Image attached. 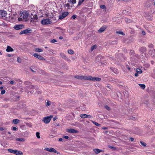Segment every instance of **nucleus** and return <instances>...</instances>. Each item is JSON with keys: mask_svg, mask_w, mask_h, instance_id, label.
Segmentation results:
<instances>
[{"mask_svg": "<svg viewBox=\"0 0 155 155\" xmlns=\"http://www.w3.org/2000/svg\"><path fill=\"white\" fill-rule=\"evenodd\" d=\"M20 15V17L18 18V20L19 21H22L23 20L26 21L29 15V13L26 11H24L21 12Z\"/></svg>", "mask_w": 155, "mask_h": 155, "instance_id": "nucleus-1", "label": "nucleus"}, {"mask_svg": "<svg viewBox=\"0 0 155 155\" xmlns=\"http://www.w3.org/2000/svg\"><path fill=\"white\" fill-rule=\"evenodd\" d=\"M51 23V21L49 18H46L42 20L41 23L42 25H47L50 24Z\"/></svg>", "mask_w": 155, "mask_h": 155, "instance_id": "nucleus-2", "label": "nucleus"}, {"mask_svg": "<svg viewBox=\"0 0 155 155\" xmlns=\"http://www.w3.org/2000/svg\"><path fill=\"white\" fill-rule=\"evenodd\" d=\"M101 79L99 78L92 77L90 76H88L87 80L94 81H100Z\"/></svg>", "mask_w": 155, "mask_h": 155, "instance_id": "nucleus-3", "label": "nucleus"}, {"mask_svg": "<svg viewBox=\"0 0 155 155\" xmlns=\"http://www.w3.org/2000/svg\"><path fill=\"white\" fill-rule=\"evenodd\" d=\"M74 77L80 80H87L88 76L77 75Z\"/></svg>", "mask_w": 155, "mask_h": 155, "instance_id": "nucleus-4", "label": "nucleus"}, {"mask_svg": "<svg viewBox=\"0 0 155 155\" xmlns=\"http://www.w3.org/2000/svg\"><path fill=\"white\" fill-rule=\"evenodd\" d=\"M52 116H47L44 117L43 118V121L45 124H48L49 123L52 117Z\"/></svg>", "mask_w": 155, "mask_h": 155, "instance_id": "nucleus-5", "label": "nucleus"}, {"mask_svg": "<svg viewBox=\"0 0 155 155\" xmlns=\"http://www.w3.org/2000/svg\"><path fill=\"white\" fill-rule=\"evenodd\" d=\"M32 30L30 28H28L24 30L21 31L20 34V35H22L23 34H26L28 33H30L31 32Z\"/></svg>", "mask_w": 155, "mask_h": 155, "instance_id": "nucleus-6", "label": "nucleus"}, {"mask_svg": "<svg viewBox=\"0 0 155 155\" xmlns=\"http://www.w3.org/2000/svg\"><path fill=\"white\" fill-rule=\"evenodd\" d=\"M68 14V12H64L62 15H60L59 16V19H63L64 17L67 16Z\"/></svg>", "mask_w": 155, "mask_h": 155, "instance_id": "nucleus-7", "label": "nucleus"}, {"mask_svg": "<svg viewBox=\"0 0 155 155\" xmlns=\"http://www.w3.org/2000/svg\"><path fill=\"white\" fill-rule=\"evenodd\" d=\"M24 27V25H23L20 24L18 25H15L14 28L16 30H18L22 29Z\"/></svg>", "mask_w": 155, "mask_h": 155, "instance_id": "nucleus-8", "label": "nucleus"}, {"mask_svg": "<svg viewBox=\"0 0 155 155\" xmlns=\"http://www.w3.org/2000/svg\"><path fill=\"white\" fill-rule=\"evenodd\" d=\"M7 15V12L5 11L0 10V15L2 17H5Z\"/></svg>", "mask_w": 155, "mask_h": 155, "instance_id": "nucleus-9", "label": "nucleus"}, {"mask_svg": "<svg viewBox=\"0 0 155 155\" xmlns=\"http://www.w3.org/2000/svg\"><path fill=\"white\" fill-rule=\"evenodd\" d=\"M67 132L69 133H73V134H75L78 133V130H76L74 129H68L67 130Z\"/></svg>", "mask_w": 155, "mask_h": 155, "instance_id": "nucleus-10", "label": "nucleus"}, {"mask_svg": "<svg viewBox=\"0 0 155 155\" xmlns=\"http://www.w3.org/2000/svg\"><path fill=\"white\" fill-rule=\"evenodd\" d=\"M34 13L35 12L33 11V13L32 12H31V15L33 16V19L34 20V21L36 22L38 21V18L37 15L35 14Z\"/></svg>", "mask_w": 155, "mask_h": 155, "instance_id": "nucleus-11", "label": "nucleus"}, {"mask_svg": "<svg viewBox=\"0 0 155 155\" xmlns=\"http://www.w3.org/2000/svg\"><path fill=\"white\" fill-rule=\"evenodd\" d=\"M33 56L36 58H38V59H41V60H42V59H44V58L43 57H42V56H41V55H38V54L37 53H35L34 54H33Z\"/></svg>", "mask_w": 155, "mask_h": 155, "instance_id": "nucleus-12", "label": "nucleus"}, {"mask_svg": "<svg viewBox=\"0 0 155 155\" xmlns=\"http://www.w3.org/2000/svg\"><path fill=\"white\" fill-rule=\"evenodd\" d=\"M106 28L107 27L106 26H102L101 27L99 30H98V31L99 33H102L105 30Z\"/></svg>", "mask_w": 155, "mask_h": 155, "instance_id": "nucleus-13", "label": "nucleus"}, {"mask_svg": "<svg viewBox=\"0 0 155 155\" xmlns=\"http://www.w3.org/2000/svg\"><path fill=\"white\" fill-rule=\"evenodd\" d=\"M65 8L67 10L70 9L72 7V6H71L69 3H67L64 5V6Z\"/></svg>", "mask_w": 155, "mask_h": 155, "instance_id": "nucleus-14", "label": "nucleus"}, {"mask_svg": "<svg viewBox=\"0 0 155 155\" xmlns=\"http://www.w3.org/2000/svg\"><path fill=\"white\" fill-rule=\"evenodd\" d=\"M14 51V49L10 46H8L7 47L6 51L8 52H12Z\"/></svg>", "mask_w": 155, "mask_h": 155, "instance_id": "nucleus-15", "label": "nucleus"}, {"mask_svg": "<svg viewBox=\"0 0 155 155\" xmlns=\"http://www.w3.org/2000/svg\"><path fill=\"white\" fill-rule=\"evenodd\" d=\"M14 154L16 155H22L23 153L22 152L19 151L17 150H15Z\"/></svg>", "mask_w": 155, "mask_h": 155, "instance_id": "nucleus-16", "label": "nucleus"}, {"mask_svg": "<svg viewBox=\"0 0 155 155\" xmlns=\"http://www.w3.org/2000/svg\"><path fill=\"white\" fill-rule=\"evenodd\" d=\"M155 53V50L153 49H152L149 50V54L152 55H154Z\"/></svg>", "mask_w": 155, "mask_h": 155, "instance_id": "nucleus-17", "label": "nucleus"}, {"mask_svg": "<svg viewBox=\"0 0 155 155\" xmlns=\"http://www.w3.org/2000/svg\"><path fill=\"white\" fill-rule=\"evenodd\" d=\"M93 151L95 152L96 154H98L100 153L101 152H102V150H100L98 149H94Z\"/></svg>", "mask_w": 155, "mask_h": 155, "instance_id": "nucleus-18", "label": "nucleus"}, {"mask_svg": "<svg viewBox=\"0 0 155 155\" xmlns=\"http://www.w3.org/2000/svg\"><path fill=\"white\" fill-rule=\"evenodd\" d=\"M19 120L17 119H15L13 120L12 122H13L15 124H17L19 122Z\"/></svg>", "mask_w": 155, "mask_h": 155, "instance_id": "nucleus-19", "label": "nucleus"}, {"mask_svg": "<svg viewBox=\"0 0 155 155\" xmlns=\"http://www.w3.org/2000/svg\"><path fill=\"white\" fill-rule=\"evenodd\" d=\"M87 115L86 114H81L80 115V117L82 118H86L87 117Z\"/></svg>", "mask_w": 155, "mask_h": 155, "instance_id": "nucleus-20", "label": "nucleus"}, {"mask_svg": "<svg viewBox=\"0 0 155 155\" xmlns=\"http://www.w3.org/2000/svg\"><path fill=\"white\" fill-rule=\"evenodd\" d=\"M35 51L37 52H42L43 51V50L41 49V48H35Z\"/></svg>", "mask_w": 155, "mask_h": 155, "instance_id": "nucleus-21", "label": "nucleus"}, {"mask_svg": "<svg viewBox=\"0 0 155 155\" xmlns=\"http://www.w3.org/2000/svg\"><path fill=\"white\" fill-rule=\"evenodd\" d=\"M136 72L138 74H140L142 72V70L139 68H137L136 70Z\"/></svg>", "mask_w": 155, "mask_h": 155, "instance_id": "nucleus-22", "label": "nucleus"}, {"mask_svg": "<svg viewBox=\"0 0 155 155\" xmlns=\"http://www.w3.org/2000/svg\"><path fill=\"white\" fill-rule=\"evenodd\" d=\"M50 152H53L54 153H57V150L53 148H50Z\"/></svg>", "mask_w": 155, "mask_h": 155, "instance_id": "nucleus-23", "label": "nucleus"}, {"mask_svg": "<svg viewBox=\"0 0 155 155\" xmlns=\"http://www.w3.org/2000/svg\"><path fill=\"white\" fill-rule=\"evenodd\" d=\"M139 85L143 89H144L145 88V85L144 84H139Z\"/></svg>", "mask_w": 155, "mask_h": 155, "instance_id": "nucleus-24", "label": "nucleus"}, {"mask_svg": "<svg viewBox=\"0 0 155 155\" xmlns=\"http://www.w3.org/2000/svg\"><path fill=\"white\" fill-rule=\"evenodd\" d=\"M68 52L69 54H73L74 53L73 51L71 49H70L68 50Z\"/></svg>", "mask_w": 155, "mask_h": 155, "instance_id": "nucleus-25", "label": "nucleus"}, {"mask_svg": "<svg viewBox=\"0 0 155 155\" xmlns=\"http://www.w3.org/2000/svg\"><path fill=\"white\" fill-rule=\"evenodd\" d=\"M8 150V151H9V152L12 153L14 154L15 151V150L9 149Z\"/></svg>", "mask_w": 155, "mask_h": 155, "instance_id": "nucleus-26", "label": "nucleus"}, {"mask_svg": "<svg viewBox=\"0 0 155 155\" xmlns=\"http://www.w3.org/2000/svg\"><path fill=\"white\" fill-rule=\"evenodd\" d=\"M92 123L93 124H94V125H95L96 126H98V127H100L101 126V125L98 123L94 121H92Z\"/></svg>", "mask_w": 155, "mask_h": 155, "instance_id": "nucleus-27", "label": "nucleus"}, {"mask_svg": "<svg viewBox=\"0 0 155 155\" xmlns=\"http://www.w3.org/2000/svg\"><path fill=\"white\" fill-rule=\"evenodd\" d=\"M97 47L96 45H94L91 47V51H92L94 49L96 48Z\"/></svg>", "mask_w": 155, "mask_h": 155, "instance_id": "nucleus-28", "label": "nucleus"}, {"mask_svg": "<svg viewBox=\"0 0 155 155\" xmlns=\"http://www.w3.org/2000/svg\"><path fill=\"white\" fill-rule=\"evenodd\" d=\"M116 33L119 35H125L124 34L122 31H116Z\"/></svg>", "mask_w": 155, "mask_h": 155, "instance_id": "nucleus-29", "label": "nucleus"}, {"mask_svg": "<svg viewBox=\"0 0 155 155\" xmlns=\"http://www.w3.org/2000/svg\"><path fill=\"white\" fill-rule=\"evenodd\" d=\"M69 2H71L72 4H75L76 2V0H69Z\"/></svg>", "mask_w": 155, "mask_h": 155, "instance_id": "nucleus-30", "label": "nucleus"}, {"mask_svg": "<svg viewBox=\"0 0 155 155\" xmlns=\"http://www.w3.org/2000/svg\"><path fill=\"white\" fill-rule=\"evenodd\" d=\"M146 48L144 47L141 48L140 49V51L143 52H144L146 51Z\"/></svg>", "mask_w": 155, "mask_h": 155, "instance_id": "nucleus-31", "label": "nucleus"}, {"mask_svg": "<svg viewBox=\"0 0 155 155\" xmlns=\"http://www.w3.org/2000/svg\"><path fill=\"white\" fill-rule=\"evenodd\" d=\"M16 140L19 141H24L25 139L23 138H17Z\"/></svg>", "mask_w": 155, "mask_h": 155, "instance_id": "nucleus-32", "label": "nucleus"}, {"mask_svg": "<svg viewBox=\"0 0 155 155\" xmlns=\"http://www.w3.org/2000/svg\"><path fill=\"white\" fill-rule=\"evenodd\" d=\"M100 7L102 9H106V7L104 5H101L100 6Z\"/></svg>", "mask_w": 155, "mask_h": 155, "instance_id": "nucleus-33", "label": "nucleus"}, {"mask_svg": "<svg viewBox=\"0 0 155 155\" xmlns=\"http://www.w3.org/2000/svg\"><path fill=\"white\" fill-rule=\"evenodd\" d=\"M25 85H31V83L30 82H29V81H25Z\"/></svg>", "mask_w": 155, "mask_h": 155, "instance_id": "nucleus-34", "label": "nucleus"}, {"mask_svg": "<svg viewBox=\"0 0 155 155\" xmlns=\"http://www.w3.org/2000/svg\"><path fill=\"white\" fill-rule=\"evenodd\" d=\"M34 88H35V89H37V87H36V88H35V87L33 85L30 86L28 88L29 89H33Z\"/></svg>", "mask_w": 155, "mask_h": 155, "instance_id": "nucleus-35", "label": "nucleus"}, {"mask_svg": "<svg viewBox=\"0 0 155 155\" xmlns=\"http://www.w3.org/2000/svg\"><path fill=\"white\" fill-rule=\"evenodd\" d=\"M140 143L142 146H143L144 147H145L146 146V143L143 141H140Z\"/></svg>", "mask_w": 155, "mask_h": 155, "instance_id": "nucleus-36", "label": "nucleus"}, {"mask_svg": "<svg viewBox=\"0 0 155 155\" xmlns=\"http://www.w3.org/2000/svg\"><path fill=\"white\" fill-rule=\"evenodd\" d=\"M40 133L39 132H37L36 133V136L38 138H40V137L39 135Z\"/></svg>", "mask_w": 155, "mask_h": 155, "instance_id": "nucleus-37", "label": "nucleus"}, {"mask_svg": "<svg viewBox=\"0 0 155 155\" xmlns=\"http://www.w3.org/2000/svg\"><path fill=\"white\" fill-rule=\"evenodd\" d=\"M125 19V21L127 23H130L132 21L130 19H128V18H126Z\"/></svg>", "mask_w": 155, "mask_h": 155, "instance_id": "nucleus-38", "label": "nucleus"}, {"mask_svg": "<svg viewBox=\"0 0 155 155\" xmlns=\"http://www.w3.org/2000/svg\"><path fill=\"white\" fill-rule=\"evenodd\" d=\"M57 42V41L55 39H53L52 40H51L50 41V42L51 43H54L55 42Z\"/></svg>", "mask_w": 155, "mask_h": 155, "instance_id": "nucleus-39", "label": "nucleus"}, {"mask_svg": "<svg viewBox=\"0 0 155 155\" xmlns=\"http://www.w3.org/2000/svg\"><path fill=\"white\" fill-rule=\"evenodd\" d=\"M26 124L27 126H28L30 127H32V126L30 123H27Z\"/></svg>", "mask_w": 155, "mask_h": 155, "instance_id": "nucleus-40", "label": "nucleus"}, {"mask_svg": "<svg viewBox=\"0 0 155 155\" xmlns=\"http://www.w3.org/2000/svg\"><path fill=\"white\" fill-rule=\"evenodd\" d=\"M60 55L61 57L63 58H65L66 57V55L63 53H61Z\"/></svg>", "mask_w": 155, "mask_h": 155, "instance_id": "nucleus-41", "label": "nucleus"}, {"mask_svg": "<svg viewBox=\"0 0 155 155\" xmlns=\"http://www.w3.org/2000/svg\"><path fill=\"white\" fill-rule=\"evenodd\" d=\"M51 104V102L50 101H48L46 104V105L47 106H48Z\"/></svg>", "mask_w": 155, "mask_h": 155, "instance_id": "nucleus-42", "label": "nucleus"}, {"mask_svg": "<svg viewBox=\"0 0 155 155\" xmlns=\"http://www.w3.org/2000/svg\"><path fill=\"white\" fill-rule=\"evenodd\" d=\"M84 0H79L78 5H79L81 4Z\"/></svg>", "mask_w": 155, "mask_h": 155, "instance_id": "nucleus-43", "label": "nucleus"}, {"mask_svg": "<svg viewBox=\"0 0 155 155\" xmlns=\"http://www.w3.org/2000/svg\"><path fill=\"white\" fill-rule=\"evenodd\" d=\"M105 107L107 110H110V108L107 105L105 106Z\"/></svg>", "mask_w": 155, "mask_h": 155, "instance_id": "nucleus-44", "label": "nucleus"}, {"mask_svg": "<svg viewBox=\"0 0 155 155\" xmlns=\"http://www.w3.org/2000/svg\"><path fill=\"white\" fill-rule=\"evenodd\" d=\"M130 54L131 55H134V51L133 50L131 51L130 52Z\"/></svg>", "mask_w": 155, "mask_h": 155, "instance_id": "nucleus-45", "label": "nucleus"}, {"mask_svg": "<svg viewBox=\"0 0 155 155\" xmlns=\"http://www.w3.org/2000/svg\"><path fill=\"white\" fill-rule=\"evenodd\" d=\"M45 150L47 151L50 152V148H46L44 149Z\"/></svg>", "mask_w": 155, "mask_h": 155, "instance_id": "nucleus-46", "label": "nucleus"}, {"mask_svg": "<svg viewBox=\"0 0 155 155\" xmlns=\"http://www.w3.org/2000/svg\"><path fill=\"white\" fill-rule=\"evenodd\" d=\"M5 91L4 90H3L1 91V94H5Z\"/></svg>", "mask_w": 155, "mask_h": 155, "instance_id": "nucleus-47", "label": "nucleus"}, {"mask_svg": "<svg viewBox=\"0 0 155 155\" xmlns=\"http://www.w3.org/2000/svg\"><path fill=\"white\" fill-rule=\"evenodd\" d=\"M17 61L19 63H20L21 61V59L19 58H17Z\"/></svg>", "mask_w": 155, "mask_h": 155, "instance_id": "nucleus-48", "label": "nucleus"}, {"mask_svg": "<svg viewBox=\"0 0 155 155\" xmlns=\"http://www.w3.org/2000/svg\"><path fill=\"white\" fill-rule=\"evenodd\" d=\"M13 54H7V56L8 57H10L13 56Z\"/></svg>", "mask_w": 155, "mask_h": 155, "instance_id": "nucleus-49", "label": "nucleus"}, {"mask_svg": "<svg viewBox=\"0 0 155 155\" xmlns=\"http://www.w3.org/2000/svg\"><path fill=\"white\" fill-rule=\"evenodd\" d=\"M76 15H73L72 17V18L73 19H74L76 18Z\"/></svg>", "mask_w": 155, "mask_h": 155, "instance_id": "nucleus-50", "label": "nucleus"}, {"mask_svg": "<svg viewBox=\"0 0 155 155\" xmlns=\"http://www.w3.org/2000/svg\"><path fill=\"white\" fill-rule=\"evenodd\" d=\"M69 137L67 136H64L63 137L64 138L66 139H68L69 138Z\"/></svg>", "mask_w": 155, "mask_h": 155, "instance_id": "nucleus-51", "label": "nucleus"}, {"mask_svg": "<svg viewBox=\"0 0 155 155\" xmlns=\"http://www.w3.org/2000/svg\"><path fill=\"white\" fill-rule=\"evenodd\" d=\"M10 83L11 84H14V81H11L10 82Z\"/></svg>", "mask_w": 155, "mask_h": 155, "instance_id": "nucleus-52", "label": "nucleus"}, {"mask_svg": "<svg viewBox=\"0 0 155 155\" xmlns=\"http://www.w3.org/2000/svg\"><path fill=\"white\" fill-rule=\"evenodd\" d=\"M91 117H92V116L91 115H87V118H91Z\"/></svg>", "mask_w": 155, "mask_h": 155, "instance_id": "nucleus-53", "label": "nucleus"}, {"mask_svg": "<svg viewBox=\"0 0 155 155\" xmlns=\"http://www.w3.org/2000/svg\"><path fill=\"white\" fill-rule=\"evenodd\" d=\"M12 130H17V128L15 127H14L12 128Z\"/></svg>", "mask_w": 155, "mask_h": 155, "instance_id": "nucleus-54", "label": "nucleus"}, {"mask_svg": "<svg viewBox=\"0 0 155 155\" xmlns=\"http://www.w3.org/2000/svg\"><path fill=\"white\" fill-rule=\"evenodd\" d=\"M63 140V139L62 138H60L59 139V141H62Z\"/></svg>", "mask_w": 155, "mask_h": 155, "instance_id": "nucleus-55", "label": "nucleus"}, {"mask_svg": "<svg viewBox=\"0 0 155 155\" xmlns=\"http://www.w3.org/2000/svg\"><path fill=\"white\" fill-rule=\"evenodd\" d=\"M138 73H137V72L135 73L134 74V75L136 77H137L138 76Z\"/></svg>", "mask_w": 155, "mask_h": 155, "instance_id": "nucleus-56", "label": "nucleus"}, {"mask_svg": "<svg viewBox=\"0 0 155 155\" xmlns=\"http://www.w3.org/2000/svg\"><path fill=\"white\" fill-rule=\"evenodd\" d=\"M134 138L132 137L130 138V140L131 141H133L134 140Z\"/></svg>", "mask_w": 155, "mask_h": 155, "instance_id": "nucleus-57", "label": "nucleus"}, {"mask_svg": "<svg viewBox=\"0 0 155 155\" xmlns=\"http://www.w3.org/2000/svg\"><path fill=\"white\" fill-rule=\"evenodd\" d=\"M107 129V127H102V129L103 130H106V129Z\"/></svg>", "mask_w": 155, "mask_h": 155, "instance_id": "nucleus-58", "label": "nucleus"}, {"mask_svg": "<svg viewBox=\"0 0 155 155\" xmlns=\"http://www.w3.org/2000/svg\"><path fill=\"white\" fill-rule=\"evenodd\" d=\"M109 148H110L111 149H114V148H115V147H112V146H110L109 147Z\"/></svg>", "mask_w": 155, "mask_h": 155, "instance_id": "nucleus-59", "label": "nucleus"}, {"mask_svg": "<svg viewBox=\"0 0 155 155\" xmlns=\"http://www.w3.org/2000/svg\"><path fill=\"white\" fill-rule=\"evenodd\" d=\"M142 34H143V35H145V34H146V33H145V31H142Z\"/></svg>", "mask_w": 155, "mask_h": 155, "instance_id": "nucleus-60", "label": "nucleus"}, {"mask_svg": "<svg viewBox=\"0 0 155 155\" xmlns=\"http://www.w3.org/2000/svg\"><path fill=\"white\" fill-rule=\"evenodd\" d=\"M4 130V129L2 127H0V130Z\"/></svg>", "mask_w": 155, "mask_h": 155, "instance_id": "nucleus-61", "label": "nucleus"}, {"mask_svg": "<svg viewBox=\"0 0 155 155\" xmlns=\"http://www.w3.org/2000/svg\"><path fill=\"white\" fill-rule=\"evenodd\" d=\"M31 92H32V93L34 92V91H29L28 92V93L29 94V93H31Z\"/></svg>", "mask_w": 155, "mask_h": 155, "instance_id": "nucleus-62", "label": "nucleus"}, {"mask_svg": "<svg viewBox=\"0 0 155 155\" xmlns=\"http://www.w3.org/2000/svg\"><path fill=\"white\" fill-rule=\"evenodd\" d=\"M63 38V37L62 36H60L59 37V39H62Z\"/></svg>", "mask_w": 155, "mask_h": 155, "instance_id": "nucleus-63", "label": "nucleus"}, {"mask_svg": "<svg viewBox=\"0 0 155 155\" xmlns=\"http://www.w3.org/2000/svg\"><path fill=\"white\" fill-rule=\"evenodd\" d=\"M115 73H117V70L116 69H115Z\"/></svg>", "mask_w": 155, "mask_h": 155, "instance_id": "nucleus-64", "label": "nucleus"}]
</instances>
